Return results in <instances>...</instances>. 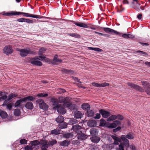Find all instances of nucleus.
<instances>
[{
	"label": "nucleus",
	"mask_w": 150,
	"mask_h": 150,
	"mask_svg": "<svg viewBox=\"0 0 150 150\" xmlns=\"http://www.w3.org/2000/svg\"><path fill=\"white\" fill-rule=\"evenodd\" d=\"M126 138L129 139H134V137L132 133H128L126 136L124 135L121 136V138L123 142V144L126 147L128 148L129 146V142Z\"/></svg>",
	"instance_id": "1"
},
{
	"label": "nucleus",
	"mask_w": 150,
	"mask_h": 150,
	"mask_svg": "<svg viewBox=\"0 0 150 150\" xmlns=\"http://www.w3.org/2000/svg\"><path fill=\"white\" fill-rule=\"evenodd\" d=\"M111 137L114 140V143L115 144L117 145L119 144V142H120L119 147L116 148V150H124V146H125L123 144V142H120L121 139L120 138L114 135H112Z\"/></svg>",
	"instance_id": "2"
},
{
	"label": "nucleus",
	"mask_w": 150,
	"mask_h": 150,
	"mask_svg": "<svg viewBox=\"0 0 150 150\" xmlns=\"http://www.w3.org/2000/svg\"><path fill=\"white\" fill-rule=\"evenodd\" d=\"M20 54V55L23 57L26 56L28 54H35V52L30 50L28 48H26L22 49L19 50Z\"/></svg>",
	"instance_id": "3"
},
{
	"label": "nucleus",
	"mask_w": 150,
	"mask_h": 150,
	"mask_svg": "<svg viewBox=\"0 0 150 150\" xmlns=\"http://www.w3.org/2000/svg\"><path fill=\"white\" fill-rule=\"evenodd\" d=\"M59 103H63V106L64 108H67L69 106L71 105V103L69 101V99L68 97L64 98L61 97L58 98Z\"/></svg>",
	"instance_id": "4"
},
{
	"label": "nucleus",
	"mask_w": 150,
	"mask_h": 150,
	"mask_svg": "<svg viewBox=\"0 0 150 150\" xmlns=\"http://www.w3.org/2000/svg\"><path fill=\"white\" fill-rule=\"evenodd\" d=\"M36 102L39 104L40 108L43 110H47L48 108V106L44 101L42 99H40L37 100Z\"/></svg>",
	"instance_id": "5"
},
{
	"label": "nucleus",
	"mask_w": 150,
	"mask_h": 150,
	"mask_svg": "<svg viewBox=\"0 0 150 150\" xmlns=\"http://www.w3.org/2000/svg\"><path fill=\"white\" fill-rule=\"evenodd\" d=\"M18 15L21 14H23L24 16L25 17H32L36 18H46V17L44 16H38L37 15H33L28 13H25L20 12H18Z\"/></svg>",
	"instance_id": "6"
},
{
	"label": "nucleus",
	"mask_w": 150,
	"mask_h": 150,
	"mask_svg": "<svg viewBox=\"0 0 150 150\" xmlns=\"http://www.w3.org/2000/svg\"><path fill=\"white\" fill-rule=\"evenodd\" d=\"M142 83L146 93L150 95V84L146 81H142Z\"/></svg>",
	"instance_id": "7"
},
{
	"label": "nucleus",
	"mask_w": 150,
	"mask_h": 150,
	"mask_svg": "<svg viewBox=\"0 0 150 150\" xmlns=\"http://www.w3.org/2000/svg\"><path fill=\"white\" fill-rule=\"evenodd\" d=\"M103 29L104 31L107 33H110L113 35H121L120 33L109 28H103Z\"/></svg>",
	"instance_id": "8"
},
{
	"label": "nucleus",
	"mask_w": 150,
	"mask_h": 150,
	"mask_svg": "<svg viewBox=\"0 0 150 150\" xmlns=\"http://www.w3.org/2000/svg\"><path fill=\"white\" fill-rule=\"evenodd\" d=\"M4 53L8 55L12 53L13 50L11 46L8 45L5 46L3 49Z\"/></svg>",
	"instance_id": "9"
},
{
	"label": "nucleus",
	"mask_w": 150,
	"mask_h": 150,
	"mask_svg": "<svg viewBox=\"0 0 150 150\" xmlns=\"http://www.w3.org/2000/svg\"><path fill=\"white\" fill-rule=\"evenodd\" d=\"M40 59L38 57H34L32 58L30 60L31 63L33 65L41 66L42 65L41 62L38 61Z\"/></svg>",
	"instance_id": "10"
},
{
	"label": "nucleus",
	"mask_w": 150,
	"mask_h": 150,
	"mask_svg": "<svg viewBox=\"0 0 150 150\" xmlns=\"http://www.w3.org/2000/svg\"><path fill=\"white\" fill-rule=\"evenodd\" d=\"M127 84L128 86H130L131 88H133L141 92L144 91V90L142 88L140 87L139 86L136 85L134 84H133L131 83H127Z\"/></svg>",
	"instance_id": "11"
},
{
	"label": "nucleus",
	"mask_w": 150,
	"mask_h": 150,
	"mask_svg": "<svg viewBox=\"0 0 150 150\" xmlns=\"http://www.w3.org/2000/svg\"><path fill=\"white\" fill-rule=\"evenodd\" d=\"M56 108L57 109L58 112L60 114H64L66 112L65 109L61 105L57 106Z\"/></svg>",
	"instance_id": "12"
},
{
	"label": "nucleus",
	"mask_w": 150,
	"mask_h": 150,
	"mask_svg": "<svg viewBox=\"0 0 150 150\" xmlns=\"http://www.w3.org/2000/svg\"><path fill=\"white\" fill-rule=\"evenodd\" d=\"M99 112L102 115L103 117L105 118L108 117L110 115V112L103 109L100 110Z\"/></svg>",
	"instance_id": "13"
},
{
	"label": "nucleus",
	"mask_w": 150,
	"mask_h": 150,
	"mask_svg": "<svg viewBox=\"0 0 150 150\" xmlns=\"http://www.w3.org/2000/svg\"><path fill=\"white\" fill-rule=\"evenodd\" d=\"M62 62V60L61 59H59L57 57V56L55 55L53 58V59L52 61L50 60V62L53 64H57L60 63Z\"/></svg>",
	"instance_id": "14"
},
{
	"label": "nucleus",
	"mask_w": 150,
	"mask_h": 150,
	"mask_svg": "<svg viewBox=\"0 0 150 150\" xmlns=\"http://www.w3.org/2000/svg\"><path fill=\"white\" fill-rule=\"evenodd\" d=\"M91 84L93 86L98 87H104L109 85V83H98L95 82H93Z\"/></svg>",
	"instance_id": "15"
},
{
	"label": "nucleus",
	"mask_w": 150,
	"mask_h": 150,
	"mask_svg": "<svg viewBox=\"0 0 150 150\" xmlns=\"http://www.w3.org/2000/svg\"><path fill=\"white\" fill-rule=\"evenodd\" d=\"M82 127L78 125H74L72 126V130L77 134L80 132V130L81 129Z\"/></svg>",
	"instance_id": "16"
},
{
	"label": "nucleus",
	"mask_w": 150,
	"mask_h": 150,
	"mask_svg": "<svg viewBox=\"0 0 150 150\" xmlns=\"http://www.w3.org/2000/svg\"><path fill=\"white\" fill-rule=\"evenodd\" d=\"M91 140V141L94 143H97L99 142L100 139V138L99 137L96 136H94L91 137L90 138Z\"/></svg>",
	"instance_id": "17"
},
{
	"label": "nucleus",
	"mask_w": 150,
	"mask_h": 150,
	"mask_svg": "<svg viewBox=\"0 0 150 150\" xmlns=\"http://www.w3.org/2000/svg\"><path fill=\"white\" fill-rule=\"evenodd\" d=\"M38 57L40 58L41 60L45 61L48 63L50 62V60L49 58H46L45 56L43 55H39Z\"/></svg>",
	"instance_id": "18"
},
{
	"label": "nucleus",
	"mask_w": 150,
	"mask_h": 150,
	"mask_svg": "<svg viewBox=\"0 0 150 150\" xmlns=\"http://www.w3.org/2000/svg\"><path fill=\"white\" fill-rule=\"evenodd\" d=\"M74 23L79 27L86 28H87L88 27V26L86 24L83 23L81 22L76 23L75 22H74Z\"/></svg>",
	"instance_id": "19"
},
{
	"label": "nucleus",
	"mask_w": 150,
	"mask_h": 150,
	"mask_svg": "<svg viewBox=\"0 0 150 150\" xmlns=\"http://www.w3.org/2000/svg\"><path fill=\"white\" fill-rule=\"evenodd\" d=\"M77 134L78 136L79 139H84L87 137V136L82 133L81 131H80L79 132L77 133Z\"/></svg>",
	"instance_id": "20"
},
{
	"label": "nucleus",
	"mask_w": 150,
	"mask_h": 150,
	"mask_svg": "<svg viewBox=\"0 0 150 150\" xmlns=\"http://www.w3.org/2000/svg\"><path fill=\"white\" fill-rule=\"evenodd\" d=\"M25 106L27 109L30 110H32L33 108V103L30 102H27L25 105Z\"/></svg>",
	"instance_id": "21"
},
{
	"label": "nucleus",
	"mask_w": 150,
	"mask_h": 150,
	"mask_svg": "<svg viewBox=\"0 0 150 150\" xmlns=\"http://www.w3.org/2000/svg\"><path fill=\"white\" fill-rule=\"evenodd\" d=\"M4 15L6 16H12L18 15V12L11 11V12H7L4 13Z\"/></svg>",
	"instance_id": "22"
},
{
	"label": "nucleus",
	"mask_w": 150,
	"mask_h": 150,
	"mask_svg": "<svg viewBox=\"0 0 150 150\" xmlns=\"http://www.w3.org/2000/svg\"><path fill=\"white\" fill-rule=\"evenodd\" d=\"M57 122L59 123H61L64 121V118L62 116L59 115L56 119Z\"/></svg>",
	"instance_id": "23"
},
{
	"label": "nucleus",
	"mask_w": 150,
	"mask_h": 150,
	"mask_svg": "<svg viewBox=\"0 0 150 150\" xmlns=\"http://www.w3.org/2000/svg\"><path fill=\"white\" fill-rule=\"evenodd\" d=\"M90 132L92 136H96L95 135L98 133V131L97 129L94 128L91 129L90 130Z\"/></svg>",
	"instance_id": "24"
},
{
	"label": "nucleus",
	"mask_w": 150,
	"mask_h": 150,
	"mask_svg": "<svg viewBox=\"0 0 150 150\" xmlns=\"http://www.w3.org/2000/svg\"><path fill=\"white\" fill-rule=\"evenodd\" d=\"M96 122L95 121L91 120L89 121L88 122V126L91 127H93L96 126Z\"/></svg>",
	"instance_id": "25"
},
{
	"label": "nucleus",
	"mask_w": 150,
	"mask_h": 150,
	"mask_svg": "<svg viewBox=\"0 0 150 150\" xmlns=\"http://www.w3.org/2000/svg\"><path fill=\"white\" fill-rule=\"evenodd\" d=\"M82 116V114L80 112L78 111L74 113V116L76 118H80Z\"/></svg>",
	"instance_id": "26"
},
{
	"label": "nucleus",
	"mask_w": 150,
	"mask_h": 150,
	"mask_svg": "<svg viewBox=\"0 0 150 150\" xmlns=\"http://www.w3.org/2000/svg\"><path fill=\"white\" fill-rule=\"evenodd\" d=\"M82 108L84 110H88L90 108V106L87 103H84L81 105Z\"/></svg>",
	"instance_id": "27"
},
{
	"label": "nucleus",
	"mask_w": 150,
	"mask_h": 150,
	"mask_svg": "<svg viewBox=\"0 0 150 150\" xmlns=\"http://www.w3.org/2000/svg\"><path fill=\"white\" fill-rule=\"evenodd\" d=\"M35 99V98L30 96H28L23 98V99L24 101H33Z\"/></svg>",
	"instance_id": "28"
},
{
	"label": "nucleus",
	"mask_w": 150,
	"mask_h": 150,
	"mask_svg": "<svg viewBox=\"0 0 150 150\" xmlns=\"http://www.w3.org/2000/svg\"><path fill=\"white\" fill-rule=\"evenodd\" d=\"M64 136L67 139L72 138L74 136V133L73 132L67 133L64 134Z\"/></svg>",
	"instance_id": "29"
},
{
	"label": "nucleus",
	"mask_w": 150,
	"mask_h": 150,
	"mask_svg": "<svg viewBox=\"0 0 150 150\" xmlns=\"http://www.w3.org/2000/svg\"><path fill=\"white\" fill-rule=\"evenodd\" d=\"M94 112L92 110H91L89 109L87 110L86 115L88 117H91L94 115Z\"/></svg>",
	"instance_id": "30"
},
{
	"label": "nucleus",
	"mask_w": 150,
	"mask_h": 150,
	"mask_svg": "<svg viewBox=\"0 0 150 150\" xmlns=\"http://www.w3.org/2000/svg\"><path fill=\"white\" fill-rule=\"evenodd\" d=\"M42 145V146L45 147L46 145L48 146V144H47V141L43 140H40L39 141V144Z\"/></svg>",
	"instance_id": "31"
},
{
	"label": "nucleus",
	"mask_w": 150,
	"mask_h": 150,
	"mask_svg": "<svg viewBox=\"0 0 150 150\" xmlns=\"http://www.w3.org/2000/svg\"><path fill=\"white\" fill-rule=\"evenodd\" d=\"M122 37L125 38H134V36L130 34H125L122 35Z\"/></svg>",
	"instance_id": "32"
},
{
	"label": "nucleus",
	"mask_w": 150,
	"mask_h": 150,
	"mask_svg": "<svg viewBox=\"0 0 150 150\" xmlns=\"http://www.w3.org/2000/svg\"><path fill=\"white\" fill-rule=\"evenodd\" d=\"M67 123L66 122H63L62 124L59 125L58 126L59 128L62 129L63 128H66L67 127Z\"/></svg>",
	"instance_id": "33"
},
{
	"label": "nucleus",
	"mask_w": 150,
	"mask_h": 150,
	"mask_svg": "<svg viewBox=\"0 0 150 150\" xmlns=\"http://www.w3.org/2000/svg\"><path fill=\"white\" fill-rule=\"evenodd\" d=\"M117 118V116L115 115H112L110 116L108 118L107 120L108 121H111L115 120Z\"/></svg>",
	"instance_id": "34"
},
{
	"label": "nucleus",
	"mask_w": 150,
	"mask_h": 150,
	"mask_svg": "<svg viewBox=\"0 0 150 150\" xmlns=\"http://www.w3.org/2000/svg\"><path fill=\"white\" fill-rule=\"evenodd\" d=\"M23 102H24L23 98L18 100L15 104V107H19L20 105Z\"/></svg>",
	"instance_id": "35"
},
{
	"label": "nucleus",
	"mask_w": 150,
	"mask_h": 150,
	"mask_svg": "<svg viewBox=\"0 0 150 150\" xmlns=\"http://www.w3.org/2000/svg\"><path fill=\"white\" fill-rule=\"evenodd\" d=\"M52 102L53 103V105H55L56 106L54 107L55 108H56V107L60 105H58L59 102L58 100L57 99H53L52 100Z\"/></svg>",
	"instance_id": "36"
},
{
	"label": "nucleus",
	"mask_w": 150,
	"mask_h": 150,
	"mask_svg": "<svg viewBox=\"0 0 150 150\" xmlns=\"http://www.w3.org/2000/svg\"><path fill=\"white\" fill-rule=\"evenodd\" d=\"M0 115L2 118H5L7 117V114L6 112L3 111L0 112Z\"/></svg>",
	"instance_id": "37"
},
{
	"label": "nucleus",
	"mask_w": 150,
	"mask_h": 150,
	"mask_svg": "<svg viewBox=\"0 0 150 150\" xmlns=\"http://www.w3.org/2000/svg\"><path fill=\"white\" fill-rule=\"evenodd\" d=\"M78 122L77 120L74 118H71L69 120V123L70 124L73 125L76 124Z\"/></svg>",
	"instance_id": "38"
},
{
	"label": "nucleus",
	"mask_w": 150,
	"mask_h": 150,
	"mask_svg": "<svg viewBox=\"0 0 150 150\" xmlns=\"http://www.w3.org/2000/svg\"><path fill=\"white\" fill-rule=\"evenodd\" d=\"M39 144V141L37 140H35L31 141L30 144L32 146H35L38 145Z\"/></svg>",
	"instance_id": "39"
},
{
	"label": "nucleus",
	"mask_w": 150,
	"mask_h": 150,
	"mask_svg": "<svg viewBox=\"0 0 150 150\" xmlns=\"http://www.w3.org/2000/svg\"><path fill=\"white\" fill-rule=\"evenodd\" d=\"M100 125L101 126H104L106 125V121L103 119H101L100 120Z\"/></svg>",
	"instance_id": "40"
},
{
	"label": "nucleus",
	"mask_w": 150,
	"mask_h": 150,
	"mask_svg": "<svg viewBox=\"0 0 150 150\" xmlns=\"http://www.w3.org/2000/svg\"><path fill=\"white\" fill-rule=\"evenodd\" d=\"M69 144V141L66 140L63 142H60V144L62 146H67Z\"/></svg>",
	"instance_id": "41"
},
{
	"label": "nucleus",
	"mask_w": 150,
	"mask_h": 150,
	"mask_svg": "<svg viewBox=\"0 0 150 150\" xmlns=\"http://www.w3.org/2000/svg\"><path fill=\"white\" fill-rule=\"evenodd\" d=\"M88 48L90 50H93L96 51L101 52L103 51V50L101 49L98 48L89 47Z\"/></svg>",
	"instance_id": "42"
},
{
	"label": "nucleus",
	"mask_w": 150,
	"mask_h": 150,
	"mask_svg": "<svg viewBox=\"0 0 150 150\" xmlns=\"http://www.w3.org/2000/svg\"><path fill=\"white\" fill-rule=\"evenodd\" d=\"M60 130L59 129H54L52 130L51 132V133L52 134H57L60 133Z\"/></svg>",
	"instance_id": "43"
},
{
	"label": "nucleus",
	"mask_w": 150,
	"mask_h": 150,
	"mask_svg": "<svg viewBox=\"0 0 150 150\" xmlns=\"http://www.w3.org/2000/svg\"><path fill=\"white\" fill-rule=\"evenodd\" d=\"M46 51V49L44 48H42L39 51V55H42V54L45 53Z\"/></svg>",
	"instance_id": "44"
},
{
	"label": "nucleus",
	"mask_w": 150,
	"mask_h": 150,
	"mask_svg": "<svg viewBox=\"0 0 150 150\" xmlns=\"http://www.w3.org/2000/svg\"><path fill=\"white\" fill-rule=\"evenodd\" d=\"M14 114L16 116H18L20 114V112L18 109H15L14 110Z\"/></svg>",
	"instance_id": "45"
},
{
	"label": "nucleus",
	"mask_w": 150,
	"mask_h": 150,
	"mask_svg": "<svg viewBox=\"0 0 150 150\" xmlns=\"http://www.w3.org/2000/svg\"><path fill=\"white\" fill-rule=\"evenodd\" d=\"M68 35L71 37H74L75 38H79L80 37L79 35L75 33H69Z\"/></svg>",
	"instance_id": "46"
},
{
	"label": "nucleus",
	"mask_w": 150,
	"mask_h": 150,
	"mask_svg": "<svg viewBox=\"0 0 150 150\" xmlns=\"http://www.w3.org/2000/svg\"><path fill=\"white\" fill-rule=\"evenodd\" d=\"M116 126L117 125L115 124V123L114 122L112 123L109 124L108 127V128H113L116 127Z\"/></svg>",
	"instance_id": "47"
},
{
	"label": "nucleus",
	"mask_w": 150,
	"mask_h": 150,
	"mask_svg": "<svg viewBox=\"0 0 150 150\" xmlns=\"http://www.w3.org/2000/svg\"><path fill=\"white\" fill-rule=\"evenodd\" d=\"M27 140L24 139H21L20 140V143L21 144H27Z\"/></svg>",
	"instance_id": "48"
},
{
	"label": "nucleus",
	"mask_w": 150,
	"mask_h": 150,
	"mask_svg": "<svg viewBox=\"0 0 150 150\" xmlns=\"http://www.w3.org/2000/svg\"><path fill=\"white\" fill-rule=\"evenodd\" d=\"M48 94L47 93H40L38 94L37 96L40 97H46L47 96Z\"/></svg>",
	"instance_id": "49"
},
{
	"label": "nucleus",
	"mask_w": 150,
	"mask_h": 150,
	"mask_svg": "<svg viewBox=\"0 0 150 150\" xmlns=\"http://www.w3.org/2000/svg\"><path fill=\"white\" fill-rule=\"evenodd\" d=\"M50 144L49 145H50L52 146L55 144H56L57 143V141L54 139H52L51 141H49Z\"/></svg>",
	"instance_id": "50"
},
{
	"label": "nucleus",
	"mask_w": 150,
	"mask_h": 150,
	"mask_svg": "<svg viewBox=\"0 0 150 150\" xmlns=\"http://www.w3.org/2000/svg\"><path fill=\"white\" fill-rule=\"evenodd\" d=\"M6 105L7 108L10 110L12 106L13 105V103H10Z\"/></svg>",
	"instance_id": "51"
},
{
	"label": "nucleus",
	"mask_w": 150,
	"mask_h": 150,
	"mask_svg": "<svg viewBox=\"0 0 150 150\" xmlns=\"http://www.w3.org/2000/svg\"><path fill=\"white\" fill-rule=\"evenodd\" d=\"M17 96V95L15 94L11 93L8 96V99L10 100L13 98L16 97Z\"/></svg>",
	"instance_id": "52"
},
{
	"label": "nucleus",
	"mask_w": 150,
	"mask_h": 150,
	"mask_svg": "<svg viewBox=\"0 0 150 150\" xmlns=\"http://www.w3.org/2000/svg\"><path fill=\"white\" fill-rule=\"evenodd\" d=\"M136 52L137 53H138L139 54H140L141 55H143L144 54H145V55L147 54V53L146 52H144L142 51H140V50L137 51H136Z\"/></svg>",
	"instance_id": "53"
},
{
	"label": "nucleus",
	"mask_w": 150,
	"mask_h": 150,
	"mask_svg": "<svg viewBox=\"0 0 150 150\" xmlns=\"http://www.w3.org/2000/svg\"><path fill=\"white\" fill-rule=\"evenodd\" d=\"M94 33L96 34H98V35H100V36H105L106 37H108V36H109V35H108L104 34L103 33H99V32H96V31H94Z\"/></svg>",
	"instance_id": "54"
},
{
	"label": "nucleus",
	"mask_w": 150,
	"mask_h": 150,
	"mask_svg": "<svg viewBox=\"0 0 150 150\" xmlns=\"http://www.w3.org/2000/svg\"><path fill=\"white\" fill-rule=\"evenodd\" d=\"M25 150H32L33 147L32 146L27 145L25 148Z\"/></svg>",
	"instance_id": "55"
},
{
	"label": "nucleus",
	"mask_w": 150,
	"mask_h": 150,
	"mask_svg": "<svg viewBox=\"0 0 150 150\" xmlns=\"http://www.w3.org/2000/svg\"><path fill=\"white\" fill-rule=\"evenodd\" d=\"M24 22H26L27 23H33V22L31 20H30L28 19L25 18Z\"/></svg>",
	"instance_id": "56"
},
{
	"label": "nucleus",
	"mask_w": 150,
	"mask_h": 150,
	"mask_svg": "<svg viewBox=\"0 0 150 150\" xmlns=\"http://www.w3.org/2000/svg\"><path fill=\"white\" fill-rule=\"evenodd\" d=\"M7 96L6 95L0 97V101L3 100L7 98Z\"/></svg>",
	"instance_id": "57"
},
{
	"label": "nucleus",
	"mask_w": 150,
	"mask_h": 150,
	"mask_svg": "<svg viewBox=\"0 0 150 150\" xmlns=\"http://www.w3.org/2000/svg\"><path fill=\"white\" fill-rule=\"evenodd\" d=\"M136 3L137 4L136 5V6L138 9L140 10V9H141V6H140V4H139L137 2Z\"/></svg>",
	"instance_id": "58"
},
{
	"label": "nucleus",
	"mask_w": 150,
	"mask_h": 150,
	"mask_svg": "<svg viewBox=\"0 0 150 150\" xmlns=\"http://www.w3.org/2000/svg\"><path fill=\"white\" fill-rule=\"evenodd\" d=\"M25 18H22L17 19V21L20 22H24Z\"/></svg>",
	"instance_id": "59"
},
{
	"label": "nucleus",
	"mask_w": 150,
	"mask_h": 150,
	"mask_svg": "<svg viewBox=\"0 0 150 150\" xmlns=\"http://www.w3.org/2000/svg\"><path fill=\"white\" fill-rule=\"evenodd\" d=\"M100 117V114L97 113L96 116L94 117V118L96 119H99Z\"/></svg>",
	"instance_id": "60"
},
{
	"label": "nucleus",
	"mask_w": 150,
	"mask_h": 150,
	"mask_svg": "<svg viewBox=\"0 0 150 150\" xmlns=\"http://www.w3.org/2000/svg\"><path fill=\"white\" fill-rule=\"evenodd\" d=\"M117 118L118 119L120 120H122L123 119V117L120 115H118L117 116Z\"/></svg>",
	"instance_id": "61"
},
{
	"label": "nucleus",
	"mask_w": 150,
	"mask_h": 150,
	"mask_svg": "<svg viewBox=\"0 0 150 150\" xmlns=\"http://www.w3.org/2000/svg\"><path fill=\"white\" fill-rule=\"evenodd\" d=\"M9 100L8 99H7V100H5L4 101V103L3 104V106H4L5 105H6L7 104V103L8 102H9Z\"/></svg>",
	"instance_id": "62"
},
{
	"label": "nucleus",
	"mask_w": 150,
	"mask_h": 150,
	"mask_svg": "<svg viewBox=\"0 0 150 150\" xmlns=\"http://www.w3.org/2000/svg\"><path fill=\"white\" fill-rule=\"evenodd\" d=\"M48 146L47 145L45 147H44V146H42L41 150H47V149L48 148Z\"/></svg>",
	"instance_id": "63"
},
{
	"label": "nucleus",
	"mask_w": 150,
	"mask_h": 150,
	"mask_svg": "<svg viewBox=\"0 0 150 150\" xmlns=\"http://www.w3.org/2000/svg\"><path fill=\"white\" fill-rule=\"evenodd\" d=\"M114 122L115 123V124L117 125H119L120 124V122L119 121L116 120Z\"/></svg>",
	"instance_id": "64"
}]
</instances>
